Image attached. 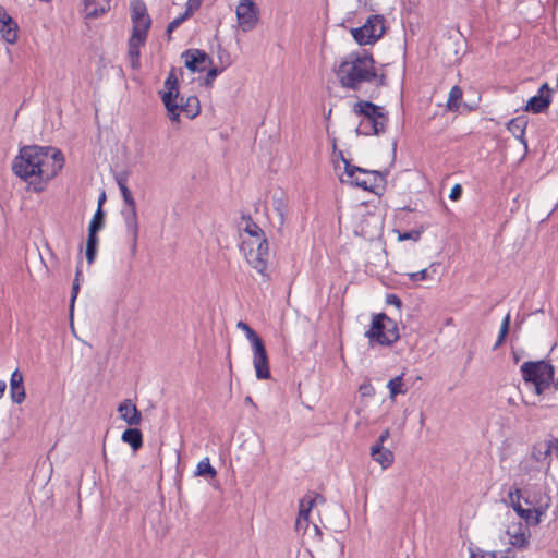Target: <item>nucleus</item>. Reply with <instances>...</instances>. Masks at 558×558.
<instances>
[{"label": "nucleus", "instance_id": "nucleus-1", "mask_svg": "<svg viewBox=\"0 0 558 558\" xmlns=\"http://www.w3.org/2000/svg\"><path fill=\"white\" fill-rule=\"evenodd\" d=\"M64 166L61 150L51 146H25L14 158V174L34 185L35 191H43V183L54 178Z\"/></svg>", "mask_w": 558, "mask_h": 558}, {"label": "nucleus", "instance_id": "nucleus-2", "mask_svg": "<svg viewBox=\"0 0 558 558\" xmlns=\"http://www.w3.org/2000/svg\"><path fill=\"white\" fill-rule=\"evenodd\" d=\"M340 86L347 90L363 92L367 87L379 88L386 85V75L378 74L371 53L353 51L333 66Z\"/></svg>", "mask_w": 558, "mask_h": 558}, {"label": "nucleus", "instance_id": "nucleus-3", "mask_svg": "<svg viewBox=\"0 0 558 558\" xmlns=\"http://www.w3.org/2000/svg\"><path fill=\"white\" fill-rule=\"evenodd\" d=\"M353 112L360 117L356 132L362 135H379L386 131L388 112L384 107L371 101L360 100L353 106Z\"/></svg>", "mask_w": 558, "mask_h": 558}, {"label": "nucleus", "instance_id": "nucleus-4", "mask_svg": "<svg viewBox=\"0 0 558 558\" xmlns=\"http://www.w3.org/2000/svg\"><path fill=\"white\" fill-rule=\"evenodd\" d=\"M365 337L368 338L372 347L374 344L390 347L399 340L400 335L397 323L386 314L380 313L373 316Z\"/></svg>", "mask_w": 558, "mask_h": 558}, {"label": "nucleus", "instance_id": "nucleus-5", "mask_svg": "<svg viewBox=\"0 0 558 558\" xmlns=\"http://www.w3.org/2000/svg\"><path fill=\"white\" fill-rule=\"evenodd\" d=\"M509 501L514 509V511L519 514L520 518L524 519L527 524L536 525L541 521V515H543L549 507V497L543 496L539 499L534 500L531 499L530 495L525 497V504L529 505V508H523L520 499H521V489L514 488L508 494Z\"/></svg>", "mask_w": 558, "mask_h": 558}, {"label": "nucleus", "instance_id": "nucleus-6", "mask_svg": "<svg viewBox=\"0 0 558 558\" xmlns=\"http://www.w3.org/2000/svg\"><path fill=\"white\" fill-rule=\"evenodd\" d=\"M345 167L344 173L341 178L343 183L361 187L365 191L375 192L385 184V178L379 171L366 170L353 165L343 159Z\"/></svg>", "mask_w": 558, "mask_h": 558}, {"label": "nucleus", "instance_id": "nucleus-7", "mask_svg": "<svg viewBox=\"0 0 558 558\" xmlns=\"http://www.w3.org/2000/svg\"><path fill=\"white\" fill-rule=\"evenodd\" d=\"M236 327L245 332L247 340L252 344L253 365L257 379H269L270 368L267 351L259 336L244 322L240 320Z\"/></svg>", "mask_w": 558, "mask_h": 558}, {"label": "nucleus", "instance_id": "nucleus-8", "mask_svg": "<svg viewBox=\"0 0 558 558\" xmlns=\"http://www.w3.org/2000/svg\"><path fill=\"white\" fill-rule=\"evenodd\" d=\"M522 377L534 385L536 395H542L550 386L555 371L554 366L545 361L524 362L521 365Z\"/></svg>", "mask_w": 558, "mask_h": 558}, {"label": "nucleus", "instance_id": "nucleus-9", "mask_svg": "<svg viewBox=\"0 0 558 558\" xmlns=\"http://www.w3.org/2000/svg\"><path fill=\"white\" fill-rule=\"evenodd\" d=\"M385 29V17L375 14L368 16L362 26L352 28L351 34L359 45H372L381 38Z\"/></svg>", "mask_w": 558, "mask_h": 558}, {"label": "nucleus", "instance_id": "nucleus-10", "mask_svg": "<svg viewBox=\"0 0 558 558\" xmlns=\"http://www.w3.org/2000/svg\"><path fill=\"white\" fill-rule=\"evenodd\" d=\"M235 14L238 25L244 33L253 31L259 22V9L255 0H240Z\"/></svg>", "mask_w": 558, "mask_h": 558}, {"label": "nucleus", "instance_id": "nucleus-11", "mask_svg": "<svg viewBox=\"0 0 558 558\" xmlns=\"http://www.w3.org/2000/svg\"><path fill=\"white\" fill-rule=\"evenodd\" d=\"M131 19L133 23L132 32L137 34H147L151 21L143 2H135L132 4Z\"/></svg>", "mask_w": 558, "mask_h": 558}, {"label": "nucleus", "instance_id": "nucleus-12", "mask_svg": "<svg viewBox=\"0 0 558 558\" xmlns=\"http://www.w3.org/2000/svg\"><path fill=\"white\" fill-rule=\"evenodd\" d=\"M182 58L185 66L192 72H202L206 69V64L210 61L208 54L198 49L186 50Z\"/></svg>", "mask_w": 558, "mask_h": 558}, {"label": "nucleus", "instance_id": "nucleus-13", "mask_svg": "<svg viewBox=\"0 0 558 558\" xmlns=\"http://www.w3.org/2000/svg\"><path fill=\"white\" fill-rule=\"evenodd\" d=\"M0 32L8 44H14L17 40V24L0 5Z\"/></svg>", "mask_w": 558, "mask_h": 558}, {"label": "nucleus", "instance_id": "nucleus-14", "mask_svg": "<svg viewBox=\"0 0 558 558\" xmlns=\"http://www.w3.org/2000/svg\"><path fill=\"white\" fill-rule=\"evenodd\" d=\"M118 412L130 426H137L142 422V413L130 399H125L119 404Z\"/></svg>", "mask_w": 558, "mask_h": 558}, {"label": "nucleus", "instance_id": "nucleus-15", "mask_svg": "<svg viewBox=\"0 0 558 558\" xmlns=\"http://www.w3.org/2000/svg\"><path fill=\"white\" fill-rule=\"evenodd\" d=\"M146 37H147V34H137V33L132 32V36L129 40L128 57H129L130 65L134 70L138 69L141 65L140 48H141V46L144 45Z\"/></svg>", "mask_w": 558, "mask_h": 558}, {"label": "nucleus", "instance_id": "nucleus-16", "mask_svg": "<svg viewBox=\"0 0 558 558\" xmlns=\"http://www.w3.org/2000/svg\"><path fill=\"white\" fill-rule=\"evenodd\" d=\"M10 398L12 402L21 404L26 398L24 377L20 369H15L10 377Z\"/></svg>", "mask_w": 558, "mask_h": 558}, {"label": "nucleus", "instance_id": "nucleus-17", "mask_svg": "<svg viewBox=\"0 0 558 558\" xmlns=\"http://www.w3.org/2000/svg\"><path fill=\"white\" fill-rule=\"evenodd\" d=\"M243 245L251 246L250 251L245 253L246 262L262 276L268 277L266 272L268 257L262 255V253L256 252L253 247V242H245Z\"/></svg>", "mask_w": 558, "mask_h": 558}, {"label": "nucleus", "instance_id": "nucleus-18", "mask_svg": "<svg viewBox=\"0 0 558 558\" xmlns=\"http://www.w3.org/2000/svg\"><path fill=\"white\" fill-rule=\"evenodd\" d=\"M121 214L123 216V220H124V225H125L128 234L131 238H138L140 225H138L136 205L123 208Z\"/></svg>", "mask_w": 558, "mask_h": 558}, {"label": "nucleus", "instance_id": "nucleus-19", "mask_svg": "<svg viewBox=\"0 0 558 558\" xmlns=\"http://www.w3.org/2000/svg\"><path fill=\"white\" fill-rule=\"evenodd\" d=\"M317 500L324 501V498L316 495L314 498H310L308 500H306V498L301 500L300 511L295 522L296 530H305L308 526L310 512Z\"/></svg>", "mask_w": 558, "mask_h": 558}, {"label": "nucleus", "instance_id": "nucleus-20", "mask_svg": "<svg viewBox=\"0 0 558 558\" xmlns=\"http://www.w3.org/2000/svg\"><path fill=\"white\" fill-rule=\"evenodd\" d=\"M555 453V444L554 441H543L534 445L532 457L537 462L546 463L547 470L550 466V456Z\"/></svg>", "mask_w": 558, "mask_h": 558}, {"label": "nucleus", "instance_id": "nucleus-21", "mask_svg": "<svg viewBox=\"0 0 558 558\" xmlns=\"http://www.w3.org/2000/svg\"><path fill=\"white\" fill-rule=\"evenodd\" d=\"M109 9L110 0H84V13L86 17H98Z\"/></svg>", "mask_w": 558, "mask_h": 558}, {"label": "nucleus", "instance_id": "nucleus-22", "mask_svg": "<svg viewBox=\"0 0 558 558\" xmlns=\"http://www.w3.org/2000/svg\"><path fill=\"white\" fill-rule=\"evenodd\" d=\"M371 456L383 469L389 468L395 459L392 451L380 447V445H373L371 447Z\"/></svg>", "mask_w": 558, "mask_h": 558}, {"label": "nucleus", "instance_id": "nucleus-23", "mask_svg": "<svg viewBox=\"0 0 558 558\" xmlns=\"http://www.w3.org/2000/svg\"><path fill=\"white\" fill-rule=\"evenodd\" d=\"M527 125V121L525 117H517L509 121L507 129L508 131L518 138L525 147L527 146V142L525 140V129Z\"/></svg>", "mask_w": 558, "mask_h": 558}, {"label": "nucleus", "instance_id": "nucleus-24", "mask_svg": "<svg viewBox=\"0 0 558 558\" xmlns=\"http://www.w3.org/2000/svg\"><path fill=\"white\" fill-rule=\"evenodd\" d=\"M551 102V95H535L529 99L525 110L533 113L544 112Z\"/></svg>", "mask_w": 558, "mask_h": 558}, {"label": "nucleus", "instance_id": "nucleus-25", "mask_svg": "<svg viewBox=\"0 0 558 558\" xmlns=\"http://www.w3.org/2000/svg\"><path fill=\"white\" fill-rule=\"evenodd\" d=\"M512 529L513 531H511V527L507 531L510 537V544L519 548L524 547L527 544V526H523L519 523L518 525H513Z\"/></svg>", "mask_w": 558, "mask_h": 558}, {"label": "nucleus", "instance_id": "nucleus-26", "mask_svg": "<svg viewBox=\"0 0 558 558\" xmlns=\"http://www.w3.org/2000/svg\"><path fill=\"white\" fill-rule=\"evenodd\" d=\"M121 439L136 451L143 446V435L138 428H128L122 433Z\"/></svg>", "mask_w": 558, "mask_h": 558}, {"label": "nucleus", "instance_id": "nucleus-27", "mask_svg": "<svg viewBox=\"0 0 558 558\" xmlns=\"http://www.w3.org/2000/svg\"><path fill=\"white\" fill-rule=\"evenodd\" d=\"M165 107L168 110V117L171 122H179L180 108L175 99H171V93H163L161 96Z\"/></svg>", "mask_w": 558, "mask_h": 558}, {"label": "nucleus", "instance_id": "nucleus-28", "mask_svg": "<svg viewBox=\"0 0 558 558\" xmlns=\"http://www.w3.org/2000/svg\"><path fill=\"white\" fill-rule=\"evenodd\" d=\"M179 108L187 118L193 119L199 113V100L196 96H190L184 104H179Z\"/></svg>", "mask_w": 558, "mask_h": 558}, {"label": "nucleus", "instance_id": "nucleus-29", "mask_svg": "<svg viewBox=\"0 0 558 558\" xmlns=\"http://www.w3.org/2000/svg\"><path fill=\"white\" fill-rule=\"evenodd\" d=\"M97 246H98V236L97 233L88 232L87 243H86V258L88 264H93L96 255H97Z\"/></svg>", "mask_w": 558, "mask_h": 558}, {"label": "nucleus", "instance_id": "nucleus-30", "mask_svg": "<svg viewBox=\"0 0 558 558\" xmlns=\"http://www.w3.org/2000/svg\"><path fill=\"white\" fill-rule=\"evenodd\" d=\"M462 95H463L462 89L458 85H456L451 88L449 96H448V100H447V108L450 111L459 110Z\"/></svg>", "mask_w": 558, "mask_h": 558}, {"label": "nucleus", "instance_id": "nucleus-31", "mask_svg": "<svg viewBox=\"0 0 558 558\" xmlns=\"http://www.w3.org/2000/svg\"><path fill=\"white\" fill-rule=\"evenodd\" d=\"M403 387V378L402 375L396 376L390 379L387 384V388L389 389L390 398L395 399L398 395H404L407 392Z\"/></svg>", "mask_w": 558, "mask_h": 558}, {"label": "nucleus", "instance_id": "nucleus-32", "mask_svg": "<svg viewBox=\"0 0 558 558\" xmlns=\"http://www.w3.org/2000/svg\"><path fill=\"white\" fill-rule=\"evenodd\" d=\"M195 474L197 476H209L213 478L217 475V472L211 466L209 458H204L198 462Z\"/></svg>", "mask_w": 558, "mask_h": 558}, {"label": "nucleus", "instance_id": "nucleus-33", "mask_svg": "<svg viewBox=\"0 0 558 558\" xmlns=\"http://www.w3.org/2000/svg\"><path fill=\"white\" fill-rule=\"evenodd\" d=\"M243 230L251 236L256 238V240L264 238V231L256 222L251 219V217L245 218V227Z\"/></svg>", "mask_w": 558, "mask_h": 558}, {"label": "nucleus", "instance_id": "nucleus-34", "mask_svg": "<svg viewBox=\"0 0 558 558\" xmlns=\"http://www.w3.org/2000/svg\"><path fill=\"white\" fill-rule=\"evenodd\" d=\"M199 9V1H187L185 11L175 17L174 20L181 25L184 21H186L189 17H191L195 11Z\"/></svg>", "mask_w": 558, "mask_h": 558}, {"label": "nucleus", "instance_id": "nucleus-35", "mask_svg": "<svg viewBox=\"0 0 558 558\" xmlns=\"http://www.w3.org/2000/svg\"><path fill=\"white\" fill-rule=\"evenodd\" d=\"M165 87L167 89L165 93H171V99H177L178 98V96H179L178 78L175 77L173 72H171L168 75V77L166 78Z\"/></svg>", "mask_w": 558, "mask_h": 558}, {"label": "nucleus", "instance_id": "nucleus-36", "mask_svg": "<svg viewBox=\"0 0 558 558\" xmlns=\"http://www.w3.org/2000/svg\"><path fill=\"white\" fill-rule=\"evenodd\" d=\"M509 326H510V314H507L506 317L501 322L499 336H498V339L493 348L494 350L497 349L505 341V338L507 337V335L509 332Z\"/></svg>", "mask_w": 558, "mask_h": 558}, {"label": "nucleus", "instance_id": "nucleus-37", "mask_svg": "<svg viewBox=\"0 0 558 558\" xmlns=\"http://www.w3.org/2000/svg\"><path fill=\"white\" fill-rule=\"evenodd\" d=\"M104 227V211L98 208L88 226V232L97 233Z\"/></svg>", "mask_w": 558, "mask_h": 558}, {"label": "nucleus", "instance_id": "nucleus-38", "mask_svg": "<svg viewBox=\"0 0 558 558\" xmlns=\"http://www.w3.org/2000/svg\"><path fill=\"white\" fill-rule=\"evenodd\" d=\"M423 232H424L423 228L413 229V230H410L407 232H399L398 240L399 241L412 240L414 242H417L421 239Z\"/></svg>", "mask_w": 558, "mask_h": 558}, {"label": "nucleus", "instance_id": "nucleus-39", "mask_svg": "<svg viewBox=\"0 0 558 558\" xmlns=\"http://www.w3.org/2000/svg\"><path fill=\"white\" fill-rule=\"evenodd\" d=\"M119 190L121 192V195L126 207L136 205L135 199L132 196V193L129 190L128 185L120 186Z\"/></svg>", "mask_w": 558, "mask_h": 558}, {"label": "nucleus", "instance_id": "nucleus-40", "mask_svg": "<svg viewBox=\"0 0 558 558\" xmlns=\"http://www.w3.org/2000/svg\"><path fill=\"white\" fill-rule=\"evenodd\" d=\"M256 252L262 253V255L268 257L269 256V246L268 241L266 238H262L259 240H256V248H254Z\"/></svg>", "mask_w": 558, "mask_h": 558}, {"label": "nucleus", "instance_id": "nucleus-41", "mask_svg": "<svg viewBox=\"0 0 558 558\" xmlns=\"http://www.w3.org/2000/svg\"><path fill=\"white\" fill-rule=\"evenodd\" d=\"M256 252L262 253V255L268 257L269 256V246L268 241L266 238H262L259 240H256V248H254Z\"/></svg>", "mask_w": 558, "mask_h": 558}, {"label": "nucleus", "instance_id": "nucleus-42", "mask_svg": "<svg viewBox=\"0 0 558 558\" xmlns=\"http://www.w3.org/2000/svg\"><path fill=\"white\" fill-rule=\"evenodd\" d=\"M274 206H275V210L277 213V215L279 216V219H280V226H283L284 223V214H286V210H284V203L282 202V199H274Z\"/></svg>", "mask_w": 558, "mask_h": 558}, {"label": "nucleus", "instance_id": "nucleus-43", "mask_svg": "<svg viewBox=\"0 0 558 558\" xmlns=\"http://www.w3.org/2000/svg\"><path fill=\"white\" fill-rule=\"evenodd\" d=\"M408 277L410 278L411 281L425 280V279H427V269H422L416 272H410V274H408Z\"/></svg>", "mask_w": 558, "mask_h": 558}, {"label": "nucleus", "instance_id": "nucleus-44", "mask_svg": "<svg viewBox=\"0 0 558 558\" xmlns=\"http://www.w3.org/2000/svg\"><path fill=\"white\" fill-rule=\"evenodd\" d=\"M386 303L396 306L398 310L402 307V301L397 294H387Z\"/></svg>", "mask_w": 558, "mask_h": 558}, {"label": "nucleus", "instance_id": "nucleus-45", "mask_svg": "<svg viewBox=\"0 0 558 558\" xmlns=\"http://www.w3.org/2000/svg\"><path fill=\"white\" fill-rule=\"evenodd\" d=\"M128 172H119L116 174L114 179H116V182L118 184V186H123V185H128Z\"/></svg>", "mask_w": 558, "mask_h": 558}, {"label": "nucleus", "instance_id": "nucleus-46", "mask_svg": "<svg viewBox=\"0 0 558 558\" xmlns=\"http://www.w3.org/2000/svg\"><path fill=\"white\" fill-rule=\"evenodd\" d=\"M462 195V187L461 185L459 184H456L452 189H451V192H450V199L452 201H458Z\"/></svg>", "mask_w": 558, "mask_h": 558}, {"label": "nucleus", "instance_id": "nucleus-47", "mask_svg": "<svg viewBox=\"0 0 558 558\" xmlns=\"http://www.w3.org/2000/svg\"><path fill=\"white\" fill-rule=\"evenodd\" d=\"M219 70L217 68H211L208 72H207V75H206V78H205V83L206 85H209L211 84V82L217 77V75L219 74Z\"/></svg>", "mask_w": 558, "mask_h": 558}, {"label": "nucleus", "instance_id": "nucleus-48", "mask_svg": "<svg viewBox=\"0 0 558 558\" xmlns=\"http://www.w3.org/2000/svg\"><path fill=\"white\" fill-rule=\"evenodd\" d=\"M80 291V284L72 286L71 301H70V310L73 311L75 300L77 298Z\"/></svg>", "mask_w": 558, "mask_h": 558}, {"label": "nucleus", "instance_id": "nucleus-49", "mask_svg": "<svg viewBox=\"0 0 558 558\" xmlns=\"http://www.w3.org/2000/svg\"><path fill=\"white\" fill-rule=\"evenodd\" d=\"M360 391L363 396H372L374 393V388L371 384H364L360 386Z\"/></svg>", "mask_w": 558, "mask_h": 558}, {"label": "nucleus", "instance_id": "nucleus-50", "mask_svg": "<svg viewBox=\"0 0 558 558\" xmlns=\"http://www.w3.org/2000/svg\"><path fill=\"white\" fill-rule=\"evenodd\" d=\"M137 241L138 238H131L130 253L132 257H135L137 253Z\"/></svg>", "mask_w": 558, "mask_h": 558}, {"label": "nucleus", "instance_id": "nucleus-51", "mask_svg": "<svg viewBox=\"0 0 558 558\" xmlns=\"http://www.w3.org/2000/svg\"><path fill=\"white\" fill-rule=\"evenodd\" d=\"M389 436H390L389 429H385L378 437V440L375 445H380V447H383L384 442L389 438Z\"/></svg>", "mask_w": 558, "mask_h": 558}, {"label": "nucleus", "instance_id": "nucleus-52", "mask_svg": "<svg viewBox=\"0 0 558 558\" xmlns=\"http://www.w3.org/2000/svg\"><path fill=\"white\" fill-rule=\"evenodd\" d=\"M538 95H551V89L547 83H544L539 89Z\"/></svg>", "mask_w": 558, "mask_h": 558}, {"label": "nucleus", "instance_id": "nucleus-53", "mask_svg": "<svg viewBox=\"0 0 558 558\" xmlns=\"http://www.w3.org/2000/svg\"><path fill=\"white\" fill-rule=\"evenodd\" d=\"M180 26V24L173 20L171 21L169 24H168V27H167V32L168 33H172L175 28H178Z\"/></svg>", "mask_w": 558, "mask_h": 558}, {"label": "nucleus", "instance_id": "nucleus-54", "mask_svg": "<svg viewBox=\"0 0 558 558\" xmlns=\"http://www.w3.org/2000/svg\"><path fill=\"white\" fill-rule=\"evenodd\" d=\"M180 26V24L173 20L171 21L169 24H168V27H167V32L168 33H172L175 28H178Z\"/></svg>", "mask_w": 558, "mask_h": 558}, {"label": "nucleus", "instance_id": "nucleus-55", "mask_svg": "<svg viewBox=\"0 0 558 558\" xmlns=\"http://www.w3.org/2000/svg\"><path fill=\"white\" fill-rule=\"evenodd\" d=\"M7 389V384L3 380H0V399L2 398L4 391Z\"/></svg>", "mask_w": 558, "mask_h": 558}, {"label": "nucleus", "instance_id": "nucleus-56", "mask_svg": "<svg viewBox=\"0 0 558 558\" xmlns=\"http://www.w3.org/2000/svg\"><path fill=\"white\" fill-rule=\"evenodd\" d=\"M82 275V271L80 268L76 269L75 279L73 284H80V276Z\"/></svg>", "mask_w": 558, "mask_h": 558}, {"label": "nucleus", "instance_id": "nucleus-57", "mask_svg": "<svg viewBox=\"0 0 558 558\" xmlns=\"http://www.w3.org/2000/svg\"><path fill=\"white\" fill-rule=\"evenodd\" d=\"M105 199H106V194H105V192H102L100 197H99V201H98V208H101L102 203L105 202Z\"/></svg>", "mask_w": 558, "mask_h": 558}, {"label": "nucleus", "instance_id": "nucleus-58", "mask_svg": "<svg viewBox=\"0 0 558 558\" xmlns=\"http://www.w3.org/2000/svg\"><path fill=\"white\" fill-rule=\"evenodd\" d=\"M553 441L555 444V456L558 458V438Z\"/></svg>", "mask_w": 558, "mask_h": 558}, {"label": "nucleus", "instance_id": "nucleus-59", "mask_svg": "<svg viewBox=\"0 0 558 558\" xmlns=\"http://www.w3.org/2000/svg\"><path fill=\"white\" fill-rule=\"evenodd\" d=\"M551 383H553L555 389L558 390V377L556 379L553 377Z\"/></svg>", "mask_w": 558, "mask_h": 558}, {"label": "nucleus", "instance_id": "nucleus-60", "mask_svg": "<svg viewBox=\"0 0 558 558\" xmlns=\"http://www.w3.org/2000/svg\"><path fill=\"white\" fill-rule=\"evenodd\" d=\"M245 401H246V402H250V403H252V402H253L251 397H246Z\"/></svg>", "mask_w": 558, "mask_h": 558}, {"label": "nucleus", "instance_id": "nucleus-61", "mask_svg": "<svg viewBox=\"0 0 558 558\" xmlns=\"http://www.w3.org/2000/svg\"><path fill=\"white\" fill-rule=\"evenodd\" d=\"M555 556H557V557H558V551H555Z\"/></svg>", "mask_w": 558, "mask_h": 558}]
</instances>
